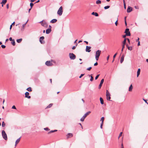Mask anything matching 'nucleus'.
<instances>
[{"label":"nucleus","mask_w":148,"mask_h":148,"mask_svg":"<svg viewBox=\"0 0 148 148\" xmlns=\"http://www.w3.org/2000/svg\"><path fill=\"white\" fill-rule=\"evenodd\" d=\"M101 51L99 50L96 51L95 57L96 60H98L99 57L101 54Z\"/></svg>","instance_id":"nucleus-1"},{"label":"nucleus","mask_w":148,"mask_h":148,"mask_svg":"<svg viewBox=\"0 0 148 148\" xmlns=\"http://www.w3.org/2000/svg\"><path fill=\"white\" fill-rule=\"evenodd\" d=\"M91 112L90 111H88L86 112L84 116L81 118L80 119V121H84V119Z\"/></svg>","instance_id":"nucleus-2"},{"label":"nucleus","mask_w":148,"mask_h":148,"mask_svg":"<svg viewBox=\"0 0 148 148\" xmlns=\"http://www.w3.org/2000/svg\"><path fill=\"white\" fill-rule=\"evenodd\" d=\"M41 24V25L44 27L47 28L48 27V25L47 22L44 21H42L39 22Z\"/></svg>","instance_id":"nucleus-3"},{"label":"nucleus","mask_w":148,"mask_h":148,"mask_svg":"<svg viewBox=\"0 0 148 148\" xmlns=\"http://www.w3.org/2000/svg\"><path fill=\"white\" fill-rule=\"evenodd\" d=\"M63 12V8L62 6H61L59 9L58 12L57 14L61 16Z\"/></svg>","instance_id":"nucleus-4"},{"label":"nucleus","mask_w":148,"mask_h":148,"mask_svg":"<svg viewBox=\"0 0 148 148\" xmlns=\"http://www.w3.org/2000/svg\"><path fill=\"white\" fill-rule=\"evenodd\" d=\"M2 134L3 138L5 140H7V135L4 130H2Z\"/></svg>","instance_id":"nucleus-5"},{"label":"nucleus","mask_w":148,"mask_h":148,"mask_svg":"<svg viewBox=\"0 0 148 148\" xmlns=\"http://www.w3.org/2000/svg\"><path fill=\"white\" fill-rule=\"evenodd\" d=\"M69 56L71 59L74 60L76 58V56L72 53H70L69 54Z\"/></svg>","instance_id":"nucleus-6"},{"label":"nucleus","mask_w":148,"mask_h":148,"mask_svg":"<svg viewBox=\"0 0 148 148\" xmlns=\"http://www.w3.org/2000/svg\"><path fill=\"white\" fill-rule=\"evenodd\" d=\"M106 96L107 100L110 101V99L111 98L110 95L108 90H107L106 92Z\"/></svg>","instance_id":"nucleus-7"},{"label":"nucleus","mask_w":148,"mask_h":148,"mask_svg":"<svg viewBox=\"0 0 148 148\" xmlns=\"http://www.w3.org/2000/svg\"><path fill=\"white\" fill-rule=\"evenodd\" d=\"M125 33L126 34V35L127 36H130V32L129 31V29L128 28H126L125 30Z\"/></svg>","instance_id":"nucleus-8"},{"label":"nucleus","mask_w":148,"mask_h":148,"mask_svg":"<svg viewBox=\"0 0 148 148\" xmlns=\"http://www.w3.org/2000/svg\"><path fill=\"white\" fill-rule=\"evenodd\" d=\"M44 36H42L40 37L39 41L40 43L42 44H44L45 43V42L43 40L44 39Z\"/></svg>","instance_id":"nucleus-9"},{"label":"nucleus","mask_w":148,"mask_h":148,"mask_svg":"<svg viewBox=\"0 0 148 148\" xmlns=\"http://www.w3.org/2000/svg\"><path fill=\"white\" fill-rule=\"evenodd\" d=\"M45 64L46 65L48 66H52V63L49 61H47L45 62Z\"/></svg>","instance_id":"nucleus-10"},{"label":"nucleus","mask_w":148,"mask_h":148,"mask_svg":"<svg viewBox=\"0 0 148 148\" xmlns=\"http://www.w3.org/2000/svg\"><path fill=\"white\" fill-rule=\"evenodd\" d=\"M132 10V7L129 6L127 9V12L128 13H129L131 12Z\"/></svg>","instance_id":"nucleus-11"},{"label":"nucleus","mask_w":148,"mask_h":148,"mask_svg":"<svg viewBox=\"0 0 148 148\" xmlns=\"http://www.w3.org/2000/svg\"><path fill=\"white\" fill-rule=\"evenodd\" d=\"M29 93L28 92H26L25 93V97L27 98L28 99H30L31 98V96H29Z\"/></svg>","instance_id":"nucleus-12"},{"label":"nucleus","mask_w":148,"mask_h":148,"mask_svg":"<svg viewBox=\"0 0 148 148\" xmlns=\"http://www.w3.org/2000/svg\"><path fill=\"white\" fill-rule=\"evenodd\" d=\"M91 48V47L90 46H86V51L88 52H89L91 50L90 49Z\"/></svg>","instance_id":"nucleus-13"},{"label":"nucleus","mask_w":148,"mask_h":148,"mask_svg":"<svg viewBox=\"0 0 148 148\" xmlns=\"http://www.w3.org/2000/svg\"><path fill=\"white\" fill-rule=\"evenodd\" d=\"M104 79H102L100 82V84H99V88L100 89L101 88V86L102 85V84H103V82H104Z\"/></svg>","instance_id":"nucleus-14"},{"label":"nucleus","mask_w":148,"mask_h":148,"mask_svg":"<svg viewBox=\"0 0 148 148\" xmlns=\"http://www.w3.org/2000/svg\"><path fill=\"white\" fill-rule=\"evenodd\" d=\"M66 136L67 138H70L72 137L73 136V134L72 133H68L67 135Z\"/></svg>","instance_id":"nucleus-15"},{"label":"nucleus","mask_w":148,"mask_h":148,"mask_svg":"<svg viewBox=\"0 0 148 148\" xmlns=\"http://www.w3.org/2000/svg\"><path fill=\"white\" fill-rule=\"evenodd\" d=\"M124 55H123L121 57L120 60V62L121 63H122L123 62L124 60Z\"/></svg>","instance_id":"nucleus-16"},{"label":"nucleus","mask_w":148,"mask_h":148,"mask_svg":"<svg viewBox=\"0 0 148 148\" xmlns=\"http://www.w3.org/2000/svg\"><path fill=\"white\" fill-rule=\"evenodd\" d=\"M21 137L18 138L16 141L15 146L16 147L17 144L19 142Z\"/></svg>","instance_id":"nucleus-17"},{"label":"nucleus","mask_w":148,"mask_h":148,"mask_svg":"<svg viewBox=\"0 0 148 148\" xmlns=\"http://www.w3.org/2000/svg\"><path fill=\"white\" fill-rule=\"evenodd\" d=\"M51 29H48L46 30V34H49L51 32Z\"/></svg>","instance_id":"nucleus-18"},{"label":"nucleus","mask_w":148,"mask_h":148,"mask_svg":"<svg viewBox=\"0 0 148 148\" xmlns=\"http://www.w3.org/2000/svg\"><path fill=\"white\" fill-rule=\"evenodd\" d=\"M92 15H95L96 16H99L97 12H93L91 13Z\"/></svg>","instance_id":"nucleus-19"},{"label":"nucleus","mask_w":148,"mask_h":148,"mask_svg":"<svg viewBox=\"0 0 148 148\" xmlns=\"http://www.w3.org/2000/svg\"><path fill=\"white\" fill-rule=\"evenodd\" d=\"M57 21V20L56 19H54L52 20L50 22L52 23H56Z\"/></svg>","instance_id":"nucleus-20"},{"label":"nucleus","mask_w":148,"mask_h":148,"mask_svg":"<svg viewBox=\"0 0 148 148\" xmlns=\"http://www.w3.org/2000/svg\"><path fill=\"white\" fill-rule=\"evenodd\" d=\"M140 69H138V71H137V77H138V76L140 75Z\"/></svg>","instance_id":"nucleus-21"},{"label":"nucleus","mask_w":148,"mask_h":148,"mask_svg":"<svg viewBox=\"0 0 148 148\" xmlns=\"http://www.w3.org/2000/svg\"><path fill=\"white\" fill-rule=\"evenodd\" d=\"M132 89H133V86H132V85L131 84L129 88V91L130 92L132 91Z\"/></svg>","instance_id":"nucleus-22"},{"label":"nucleus","mask_w":148,"mask_h":148,"mask_svg":"<svg viewBox=\"0 0 148 148\" xmlns=\"http://www.w3.org/2000/svg\"><path fill=\"white\" fill-rule=\"evenodd\" d=\"M100 101L101 103V104H103L104 103L103 100L101 97L100 98Z\"/></svg>","instance_id":"nucleus-23"},{"label":"nucleus","mask_w":148,"mask_h":148,"mask_svg":"<svg viewBox=\"0 0 148 148\" xmlns=\"http://www.w3.org/2000/svg\"><path fill=\"white\" fill-rule=\"evenodd\" d=\"M92 75L91 74V75H88V76H89V77H90V80L91 82L92 81H93V77L92 76Z\"/></svg>","instance_id":"nucleus-24"},{"label":"nucleus","mask_w":148,"mask_h":148,"mask_svg":"<svg viewBox=\"0 0 148 148\" xmlns=\"http://www.w3.org/2000/svg\"><path fill=\"white\" fill-rule=\"evenodd\" d=\"M22 40V38H20L19 39H17L16 40L17 42L18 43H20L21 42Z\"/></svg>","instance_id":"nucleus-25"},{"label":"nucleus","mask_w":148,"mask_h":148,"mask_svg":"<svg viewBox=\"0 0 148 148\" xmlns=\"http://www.w3.org/2000/svg\"><path fill=\"white\" fill-rule=\"evenodd\" d=\"M126 46L127 47L128 49H129V50H130V51H131V50H132V47H129L128 46V45H126Z\"/></svg>","instance_id":"nucleus-26"},{"label":"nucleus","mask_w":148,"mask_h":148,"mask_svg":"<svg viewBox=\"0 0 148 148\" xmlns=\"http://www.w3.org/2000/svg\"><path fill=\"white\" fill-rule=\"evenodd\" d=\"M7 0H3L2 1L1 3L5 4L7 2Z\"/></svg>","instance_id":"nucleus-27"},{"label":"nucleus","mask_w":148,"mask_h":148,"mask_svg":"<svg viewBox=\"0 0 148 148\" xmlns=\"http://www.w3.org/2000/svg\"><path fill=\"white\" fill-rule=\"evenodd\" d=\"M52 105H53L52 103L50 104L46 108H51L52 106Z\"/></svg>","instance_id":"nucleus-28"},{"label":"nucleus","mask_w":148,"mask_h":148,"mask_svg":"<svg viewBox=\"0 0 148 148\" xmlns=\"http://www.w3.org/2000/svg\"><path fill=\"white\" fill-rule=\"evenodd\" d=\"M27 90L29 92L32 91V88L31 87H29L27 89Z\"/></svg>","instance_id":"nucleus-29"},{"label":"nucleus","mask_w":148,"mask_h":148,"mask_svg":"<svg viewBox=\"0 0 148 148\" xmlns=\"http://www.w3.org/2000/svg\"><path fill=\"white\" fill-rule=\"evenodd\" d=\"M97 4H101V1L99 0H97L96 1Z\"/></svg>","instance_id":"nucleus-30"},{"label":"nucleus","mask_w":148,"mask_h":148,"mask_svg":"<svg viewBox=\"0 0 148 148\" xmlns=\"http://www.w3.org/2000/svg\"><path fill=\"white\" fill-rule=\"evenodd\" d=\"M11 43L14 46L15 45V43L14 39H13V40L12 41Z\"/></svg>","instance_id":"nucleus-31"},{"label":"nucleus","mask_w":148,"mask_h":148,"mask_svg":"<svg viewBox=\"0 0 148 148\" xmlns=\"http://www.w3.org/2000/svg\"><path fill=\"white\" fill-rule=\"evenodd\" d=\"M104 119V118L103 117H102L101 118V123H103Z\"/></svg>","instance_id":"nucleus-32"},{"label":"nucleus","mask_w":148,"mask_h":148,"mask_svg":"<svg viewBox=\"0 0 148 148\" xmlns=\"http://www.w3.org/2000/svg\"><path fill=\"white\" fill-rule=\"evenodd\" d=\"M110 7V6L108 5V6H106L104 7V8L105 10H106V9H107L109 8Z\"/></svg>","instance_id":"nucleus-33"},{"label":"nucleus","mask_w":148,"mask_h":148,"mask_svg":"<svg viewBox=\"0 0 148 148\" xmlns=\"http://www.w3.org/2000/svg\"><path fill=\"white\" fill-rule=\"evenodd\" d=\"M126 39L125 38L124 39V40H123V44L125 45V44L126 42Z\"/></svg>","instance_id":"nucleus-34"},{"label":"nucleus","mask_w":148,"mask_h":148,"mask_svg":"<svg viewBox=\"0 0 148 148\" xmlns=\"http://www.w3.org/2000/svg\"><path fill=\"white\" fill-rule=\"evenodd\" d=\"M123 3H124V8L125 9L126 8V5L125 3V1L124 0H123Z\"/></svg>","instance_id":"nucleus-35"},{"label":"nucleus","mask_w":148,"mask_h":148,"mask_svg":"<svg viewBox=\"0 0 148 148\" xmlns=\"http://www.w3.org/2000/svg\"><path fill=\"white\" fill-rule=\"evenodd\" d=\"M44 130L46 131H49L50 130V129H49L47 127H46V128H44Z\"/></svg>","instance_id":"nucleus-36"},{"label":"nucleus","mask_w":148,"mask_h":148,"mask_svg":"<svg viewBox=\"0 0 148 148\" xmlns=\"http://www.w3.org/2000/svg\"><path fill=\"white\" fill-rule=\"evenodd\" d=\"M34 5V4L33 3H30V7L31 8H32V7Z\"/></svg>","instance_id":"nucleus-37"},{"label":"nucleus","mask_w":148,"mask_h":148,"mask_svg":"<svg viewBox=\"0 0 148 148\" xmlns=\"http://www.w3.org/2000/svg\"><path fill=\"white\" fill-rule=\"evenodd\" d=\"M5 123L3 121L2 123V127H4L5 126Z\"/></svg>","instance_id":"nucleus-38"},{"label":"nucleus","mask_w":148,"mask_h":148,"mask_svg":"<svg viewBox=\"0 0 148 148\" xmlns=\"http://www.w3.org/2000/svg\"><path fill=\"white\" fill-rule=\"evenodd\" d=\"M28 21L26 22V23L24 24H23V25H22V27L23 28H24V27H25L26 24V23H27V22Z\"/></svg>","instance_id":"nucleus-39"},{"label":"nucleus","mask_w":148,"mask_h":148,"mask_svg":"<svg viewBox=\"0 0 148 148\" xmlns=\"http://www.w3.org/2000/svg\"><path fill=\"white\" fill-rule=\"evenodd\" d=\"M122 132H121L120 133V134H119V137H118V139H119V138H120L121 136H122Z\"/></svg>","instance_id":"nucleus-40"},{"label":"nucleus","mask_w":148,"mask_h":148,"mask_svg":"<svg viewBox=\"0 0 148 148\" xmlns=\"http://www.w3.org/2000/svg\"><path fill=\"white\" fill-rule=\"evenodd\" d=\"M77 45V44H76V46H73L72 47V49H75L76 47V46Z\"/></svg>","instance_id":"nucleus-41"},{"label":"nucleus","mask_w":148,"mask_h":148,"mask_svg":"<svg viewBox=\"0 0 148 148\" xmlns=\"http://www.w3.org/2000/svg\"><path fill=\"white\" fill-rule=\"evenodd\" d=\"M99 75H97L96 76V77H95V80H96L97 79H98V77H99Z\"/></svg>","instance_id":"nucleus-42"},{"label":"nucleus","mask_w":148,"mask_h":148,"mask_svg":"<svg viewBox=\"0 0 148 148\" xmlns=\"http://www.w3.org/2000/svg\"><path fill=\"white\" fill-rule=\"evenodd\" d=\"M117 53H116L115 54H114V55L113 56V58L114 59L115 58L116 55H117Z\"/></svg>","instance_id":"nucleus-43"},{"label":"nucleus","mask_w":148,"mask_h":148,"mask_svg":"<svg viewBox=\"0 0 148 148\" xmlns=\"http://www.w3.org/2000/svg\"><path fill=\"white\" fill-rule=\"evenodd\" d=\"M92 69V67H90L87 69V70L88 71H90L91 69Z\"/></svg>","instance_id":"nucleus-44"},{"label":"nucleus","mask_w":148,"mask_h":148,"mask_svg":"<svg viewBox=\"0 0 148 148\" xmlns=\"http://www.w3.org/2000/svg\"><path fill=\"white\" fill-rule=\"evenodd\" d=\"M1 47L2 48L4 49L5 48V46L4 45H1Z\"/></svg>","instance_id":"nucleus-45"},{"label":"nucleus","mask_w":148,"mask_h":148,"mask_svg":"<svg viewBox=\"0 0 148 148\" xmlns=\"http://www.w3.org/2000/svg\"><path fill=\"white\" fill-rule=\"evenodd\" d=\"M12 108L13 109H16V107L15 106H14V105L13 106H12Z\"/></svg>","instance_id":"nucleus-46"},{"label":"nucleus","mask_w":148,"mask_h":148,"mask_svg":"<svg viewBox=\"0 0 148 148\" xmlns=\"http://www.w3.org/2000/svg\"><path fill=\"white\" fill-rule=\"evenodd\" d=\"M53 132V130H51L48 132V134H49L52 133Z\"/></svg>","instance_id":"nucleus-47"},{"label":"nucleus","mask_w":148,"mask_h":148,"mask_svg":"<svg viewBox=\"0 0 148 148\" xmlns=\"http://www.w3.org/2000/svg\"><path fill=\"white\" fill-rule=\"evenodd\" d=\"M84 74H81L79 76V78H81L83 76H84Z\"/></svg>","instance_id":"nucleus-48"},{"label":"nucleus","mask_w":148,"mask_h":148,"mask_svg":"<svg viewBox=\"0 0 148 148\" xmlns=\"http://www.w3.org/2000/svg\"><path fill=\"white\" fill-rule=\"evenodd\" d=\"M118 20H117V21H116L115 22V24L116 26H117V24H118Z\"/></svg>","instance_id":"nucleus-49"},{"label":"nucleus","mask_w":148,"mask_h":148,"mask_svg":"<svg viewBox=\"0 0 148 148\" xmlns=\"http://www.w3.org/2000/svg\"><path fill=\"white\" fill-rule=\"evenodd\" d=\"M98 65V63L97 62H96L94 64V66H96Z\"/></svg>","instance_id":"nucleus-50"},{"label":"nucleus","mask_w":148,"mask_h":148,"mask_svg":"<svg viewBox=\"0 0 148 148\" xmlns=\"http://www.w3.org/2000/svg\"><path fill=\"white\" fill-rule=\"evenodd\" d=\"M103 123H101V124L100 127H101V129H102V126H103Z\"/></svg>","instance_id":"nucleus-51"},{"label":"nucleus","mask_w":148,"mask_h":148,"mask_svg":"<svg viewBox=\"0 0 148 148\" xmlns=\"http://www.w3.org/2000/svg\"><path fill=\"white\" fill-rule=\"evenodd\" d=\"M9 40L10 41H12L13 40V39H12V38L11 37H10L9 38Z\"/></svg>","instance_id":"nucleus-52"},{"label":"nucleus","mask_w":148,"mask_h":148,"mask_svg":"<svg viewBox=\"0 0 148 148\" xmlns=\"http://www.w3.org/2000/svg\"><path fill=\"white\" fill-rule=\"evenodd\" d=\"M110 56L108 55L107 57V60H108Z\"/></svg>","instance_id":"nucleus-53"},{"label":"nucleus","mask_w":148,"mask_h":148,"mask_svg":"<svg viewBox=\"0 0 148 148\" xmlns=\"http://www.w3.org/2000/svg\"><path fill=\"white\" fill-rule=\"evenodd\" d=\"M122 48L124 49V47H125V45L123 44V45H122Z\"/></svg>","instance_id":"nucleus-54"},{"label":"nucleus","mask_w":148,"mask_h":148,"mask_svg":"<svg viewBox=\"0 0 148 148\" xmlns=\"http://www.w3.org/2000/svg\"><path fill=\"white\" fill-rule=\"evenodd\" d=\"M139 45H140V42L139 41H138V46H139Z\"/></svg>","instance_id":"nucleus-55"},{"label":"nucleus","mask_w":148,"mask_h":148,"mask_svg":"<svg viewBox=\"0 0 148 148\" xmlns=\"http://www.w3.org/2000/svg\"><path fill=\"white\" fill-rule=\"evenodd\" d=\"M51 26L50 25H49V26L48 29H51Z\"/></svg>","instance_id":"nucleus-56"},{"label":"nucleus","mask_w":148,"mask_h":148,"mask_svg":"<svg viewBox=\"0 0 148 148\" xmlns=\"http://www.w3.org/2000/svg\"><path fill=\"white\" fill-rule=\"evenodd\" d=\"M6 7L7 9H8L9 8V5L8 4L6 5Z\"/></svg>","instance_id":"nucleus-57"},{"label":"nucleus","mask_w":148,"mask_h":148,"mask_svg":"<svg viewBox=\"0 0 148 148\" xmlns=\"http://www.w3.org/2000/svg\"><path fill=\"white\" fill-rule=\"evenodd\" d=\"M139 38H138V39L136 40V42H138V41H139Z\"/></svg>","instance_id":"nucleus-58"},{"label":"nucleus","mask_w":148,"mask_h":148,"mask_svg":"<svg viewBox=\"0 0 148 148\" xmlns=\"http://www.w3.org/2000/svg\"><path fill=\"white\" fill-rule=\"evenodd\" d=\"M134 7L136 9H138V7L137 6H135Z\"/></svg>","instance_id":"nucleus-59"},{"label":"nucleus","mask_w":148,"mask_h":148,"mask_svg":"<svg viewBox=\"0 0 148 148\" xmlns=\"http://www.w3.org/2000/svg\"><path fill=\"white\" fill-rule=\"evenodd\" d=\"M126 39H127V41H128V42H129V43H130V40L129 39V38H127Z\"/></svg>","instance_id":"nucleus-60"},{"label":"nucleus","mask_w":148,"mask_h":148,"mask_svg":"<svg viewBox=\"0 0 148 148\" xmlns=\"http://www.w3.org/2000/svg\"><path fill=\"white\" fill-rule=\"evenodd\" d=\"M126 36H127V35H126V34H125V35L123 36V37L124 38H125L126 37Z\"/></svg>","instance_id":"nucleus-61"},{"label":"nucleus","mask_w":148,"mask_h":148,"mask_svg":"<svg viewBox=\"0 0 148 148\" xmlns=\"http://www.w3.org/2000/svg\"><path fill=\"white\" fill-rule=\"evenodd\" d=\"M84 42H85L87 44H88V42L87 41H84Z\"/></svg>","instance_id":"nucleus-62"},{"label":"nucleus","mask_w":148,"mask_h":148,"mask_svg":"<svg viewBox=\"0 0 148 148\" xmlns=\"http://www.w3.org/2000/svg\"><path fill=\"white\" fill-rule=\"evenodd\" d=\"M12 25H10V30L11 29V28H12Z\"/></svg>","instance_id":"nucleus-63"},{"label":"nucleus","mask_w":148,"mask_h":148,"mask_svg":"<svg viewBox=\"0 0 148 148\" xmlns=\"http://www.w3.org/2000/svg\"><path fill=\"white\" fill-rule=\"evenodd\" d=\"M14 23L15 22H14L13 23H12V24L11 25H12V26L13 25H14Z\"/></svg>","instance_id":"nucleus-64"}]
</instances>
